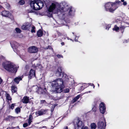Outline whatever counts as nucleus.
<instances>
[{
	"label": "nucleus",
	"mask_w": 129,
	"mask_h": 129,
	"mask_svg": "<svg viewBox=\"0 0 129 129\" xmlns=\"http://www.w3.org/2000/svg\"><path fill=\"white\" fill-rule=\"evenodd\" d=\"M72 7H69L67 3L63 2L60 4L57 2L51 3L47 7V16L49 17L52 16V13L58 14L60 13L64 17L68 15H72L73 14Z\"/></svg>",
	"instance_id": "1"
},
{
	"label": "nucleus",
	"mask_w": 129,
	"mask_h": 129,
	"mask_svg": "<svg viewBox=\"0 0 129 129\" xmlns=\"http://www.w3.org/2000/svg\"><path fill=\"white\" fill-rule=\"evenodd\" d=\"M4 68L9 72L15 73L17 70V67L13 63L10 62L5 61L3 63Z\"/></svg>",
	"instance_id": "2"
},
{
	"label": "nucleus",
	"mask_w": 129,
	"mask_h": 129,
	"mask_svg": "<svg viewBox=\"0 0 129 129\" xmlns=\"http://www.w3.org/2000/svg\"><path fill=\"white\" fill-rule=\"evenodd\" d=\"M31 7L34 10H38L41 9L44 6V3L40 1H31L30 3Z\"/></svg>",
	"instance_id": "3"
},
{
	"label": "nucleus",
	"mask_w": 129,
	"mask_h": 129,
	"mask_svg": "<svg viewBox=\"0 0 129 129\" xmlns=\"http://www.w3.org/2000/svg\"><path fill=\"white\" fill-rule=\"evenodd\" d=\"M53 88L63 89L64 87L63 82L62 79H58L55 80L52 84Z\"/></svg>",
	"instance_id": "4"
},
{
	"label": "nucleus",
	"mask_w": 129,
	"mask_h": 129,
	"mask_svg": "<svg viewBox=\"0 0 129 129\" xmlns=\"http://www.w3.org/2000/svg\"><path fill=\"white\" fill-rule=\"evenodd\" d=\"M106 11L112 12L118 8L117 5L116 3L111 2H108L106 3L104 5Z\"/></svg>",
	"instance_id": "5"
},
{
	"label": "nucleus",
	"mask_w": 129,
	"mask_h": 129,
	"mask_svg": "<svg viewBox=\"0 0 129 129\" xmlns=\"http://www.w3.org/2000/svg\"><path fill=\"white\" fill-rule=\"evenodd\" d=\"M73 123L74 125H76L78 127L82 128L84 126L83 123L79 118L75 119Z\"/></svg>",
	"instance_id": "6"
},
{
	"label": "nucleus",
	"mask_w": 129,
	"mask_h": 129,
	"mask_svg": "<svg viewBox=\"0 0 129 129\" xmlns=\"http://www.w3.org/2000/svg\"><path fill=\"white\" fill-rule=\"evenodd\" d=\"M38 51V48L35 46L30 47L28 49V51L30 53H35Z\"/></svg>",
	"instance_id": "7"
},
{
	"label": "nucleus",
	"mask_w": 129,
	"mask_h": 129,
	"mask_svg": "<svg viewBox=\"0 0 129 129\" xmlns=\"http://www.w3.org/2000/svg\"><path fill=\"white\" fill-rule=\"evenodd\" d=\"M106 107L105 104L103 103H101L100 105V112L103 114H104L106 111Z\"/></svg>",
	"instance_id": "8"
},
{
	"label": "nucleus",
	"mask_w": 129,
	"mask_h": 129,
	"mask_svg": "<svg viewBox=\"0 0 129 129\" xmlns=\"http://www.w3.org/2000/svg\"><path fill=\"white\" fill-rule=\"evenodd\" d=\"M48 110L41 109L36 112V114L37 116L42 115L46 114Z\"/></svg>",
	"instance_id": "9"
},
{
	"label": "nucleus",
	"mask_w": 129,
	"mask_h": 129,
	"mask_svg": "<svg viewBox=\"0 0 129 129\" xmlns=\"http://www.w3.org/2000/svg\"><path fill=\"white\" fill-rule=\"evenodd\" d=\"M63 89H53V92L54 93H61L63 91V92L65 93H68L69 92V89H65L63 90Z\"/></svg>",
	"instance_id": "10"
},
{
	"label": "nucleus",
	"mask_w": 129,
	"mask_h": 129,
	"mask_svg": "<svg viewBox=\"0 0 129 129\" xmlns=\"http://www.w3.org/2000/svg\"><path fill=\"white\" fill-rule=\"evenodd\" d=\"M56 75L57 76H62V75L63 76H64L65 75V76H67L64 73H62L61 69L60 68H59L57 69L56 73Z\"/></svg>",
	"instance_id": "11"
},
{
	"label": "nucleus",
	"mask_w": 129,
	"mask_h": 129,
	"mask_svg": "<svg viewBox=\"0 0 129 129\" xmlns=\"http://www.w3.org/2000/svg\"><path fill=\"white\" fill-rule=\"evenodd\" d=\"M106 124L104 125V122L102 121H100L98 123V127L100 129H105Z\"/></svg>",
	"instance_id": "12"
},
{
	"label": "nucleus",
	"mask_w": 129,
	"mask_h": 129,
	"mask_svg": "<svg viewBox=\"0 0 129 129\" xmlns=\"http://www.w3.org/2000/svg\"><path fill=\"white\" fill-rule=\"evenodd\" d=\"M10 44L12 48L14 49V51L15 52H16L17 50L16 49V48H17L18 45V43L14 41L11 42Z\"/></svg>",
	"instance_id": "13"
},
{
	"label": "nucleus",
	"mask_w": 129,
	"mask_h": 129,
	"mask_svg": "<svg viewBox=\"0 0 129 129\" xmlns=\"http://www.w3.org/2000/svg\"><path fill=\"white\" fill-rule=\"evenodd\" d=\"M29 75V78L30 79L32 77H34L35 76V71L33 69H31L30 71Z\"/></svg>",
	"instance_id": "14"
},
{
	"label": "nucleus",
	"mask_w": 129,
	"mask_h": 129,
	"mask_svg": "<svg viewBox=\"0 0 129 129\" xmlns=\"http://www.w3.org/2000/svg\"><path fill=\"white\" fill-rule=\"evenodd\" d=\"M21 101L24 104L28 103L29 101V97L27 96H24L22 99Z\"/></svg>",
	"instance_id": "15"
},
{
	"label": "nucleus",
	"mask_w": 129,
	"mask_h": 129,
	"mask_svg": "<svg viewBox=\"0 0 129 129\" xmlns=\"http://www.w3.org/2000/svg\"><path fill=\"white\" fill-rule=\"evenodd\" d=\"M36 92L38 93L41 94H45L46 93L47 91L46 89H38Z\"/></svg>",
	"instance_id": "16"
},
{
	"label": "nucleus",
	"mask_w": 129,
	"mask_h": 129,
	"mask_svg": "<svg viewBox=\"0 0 129 129\" xmlns=\"http://www.w3.org/2000/svg\"><path fill=\"white\" fill-rule=\"evenodd\" d=\"M9 12L8 11H4L1 12V15L3 16L7 17L9 16Z\"/></svg>",
	"instance_id": "17"
},
{
	"label": "nucleus",
	"mask_w": 129,
	"mask_h": 129,
	"mask_svg": "<svg viewBox=\"0 0 129 129\" xmlns=\"http://www.w3.org/2000/svg\"><path fill=\"white\" fill-rule=\"evenodd\" d=\"M15 117L11 116L9 115L5 118V120L7 121H11L14 119Z\"/></svg>",
	"instance_id": "18"
},
{
	"label": "nucleus",
	"mask_w": 129,
	"mask_h": 129,
	"mask_svg": "<svg viewBox=\"0 0 129 129\" xmlns=\"http://www.w3.org/2000/svg\"><path fill=\"white\" fill-rule=\"evenodd\" d=\"M22 76H18L16 78L14 79L15 82L18 84L19 81L22 80Z\"/></svg>",
	"instance_id": "19"
},
{
	"label": "nucleus",
	"mask_w": 129,
	"mask_h": 129,
	"mask_svg": "<svg viewBox=\"0 0 129 129\" xmlns=\"http://www.w3.org/2000/svg\"><path fill=\"white\" fill-rule=\"evenodd\" d=\"M80 95H77L71 101L72 103H74L75 102H76L77 100H78L80 98Z\"/></svg>",
	"instance_id": "20"
},
{
	"label": "nucleus",
	"mask_w": 129,
	"mask_h": 129,
	"mask_svg": "<svg viewBox=\"0 0 129 129\" xmlns=\"http://www.w3.org/2000/svg\"><path fill=\"white\" fill-rule=\"evenodd\" d=\"M37 34L38 37H41L43 35V31L41 30H39L37 31Z\"/></svg>",
	"instance_id": "21"
},
{
	"label": "nucleus",
	"mask_w": 129,
	"mask_h": 129,
	"mask_svg": "<svg viewBox=\"0 0 129 129\" xmlns=\"http://www.w3.org/2000/svg\"><path fill=\"white\" fill-rule=\"evenodd\" d=\"M119 29V27L116 25H115L114 27L113 28V30H115L117 32L118 31Z\"/></svg>",
	"instance_id": "22"
},
{
	"label": "nucleus",
	"mask_w": 129,
	"mask_h": 129,
	"mask_svg": "<svg viewBox=\"0 0 129 129\" xmlns=\"http://www.w3.org/2000/svg\"><path fill=\"white\" fill-rule=\"evenodd\" d=\"M26 26V28L27 29H29L30 28L31 26V24L29 23H27L25 24Z\"/></svg>",
	"instance_id": "23"
},
{
	"label": "nucleus",
	"mask_w": 129,
	"mask_h": 129,
	"mask_svg": "<svg viewBox=\"0 0 129 129\" xmlns=\"http://www.w3.org/2000/svg\"><path fill=\"white\" fill-rule=\"evenodd\" d=\"M90 126L91 129H95L96 126L95 123H92L91 124Z\"/></svg>",
	"instance_id": "24"
},
{
	"label": "nucleus",
	"mask_w": 129,
	"mask_h": 129,
	"mask_svg": "<svg viewBox=\"0 0 129 129\" xmlns=\"http://www.w3.org/2000/svg\"><path fill=\"white\" fill-rule=\"evenodd\" d=\"M37 67H38L40 69H41L42 68V66L41 64H37L36 65V66H35L34 68H35Z\"/></svg>",
	"instance_id": "25"
},
{
	"label": "nucleus",
	"mask_w": 129,
	"mask_h": 129,
	"mask_svg": "<svg viewBox=\"0 0 129 129\" xmlns=\"http://www.w3.org/2000/svg\"><path fill=\"white\" fill-rule=\"evenodd\" d=\"M6 97L7 99L9 100H11V98L9 94L8 93H6Z\"/></svg>",
	"instance_id": "26"
},
{
	"label": "nucleus",
	"mask_w": 129,
	"mask_h": 129,
	"mask_svg": "<svg viewBox=\"0 0 129 129\" xmlns=\"http://www.w3.org/2000/svg\"><path fill=\"white\" fill-rule=\"evenodd\" d=\"M89 85L88 84H83V85L81 86V88H83V89H84L85 88H86Z\"/></svg>",
	"instance_id": "27"
},
{
	"label": "nucleus",
	"mask_w": 129,
	"mask_h": 129,
	"mask_svg": "<svg viewBox=\"0 0 129 129\" xmlns=\"http://www.w3.org/2000/svg\"><path fill=\"white\" fill-rule=\"evenodd\" d=\"M15 30L16 32L17 33H20L21 32V30L19 28H16Z\"/></svg>",
	"instance_id": "28"
},
{
	"label": "nucleus",
	"mask_w": 129,
	"mask_h": 129,
	"mask_svg": "<svg viewBox=\"0 0 129 129\" xmlns=\"http://www.w3.org/2000/svg\"><path fill=\"white\" fill-rule=\"evenodd\" d=\"M40 103L42 104H44V105H45L47 103L45 100H41L40 101Z\"/></svg>",
	"instance_id": "29"
},
{
	"label": "nucleus",
	"mask_w": 129,
	"mask_h": 129,
	"mask_svg": "<svg viewBox=\"0 0 129 129\" xmlns=\"http://www.w3.org/2000/svg\"><path fill=\"white\" fill-rule=\"evenodd\" d=\"M19 3L20 5H23L25 3L24 1L21 0L19 2Z\"/></svg>",
	"instance_id": "30"
},
{
	"label": "nucleus",
	"mask_w": 129,
	"mask_h": 129,
	"mask_svg": "<svg viewBox=\"0 0 129 129\" xmlns=\"http://www.w3.org/2000/svg\"><path fill=\"white\" fill-rule=\"evenodd\" d=\"M20 109L19 107H17L15 109L16 112L17 113H18L20 111Z\"/></svg>",
	"instance_id": "31"
},
{
	"label": "nucleus",
	"mask_w": 129,
	"mask_h": 129,
	"mask_svg": "<svg viewBox=\"0 0 129 129\" xmlns=\"http://www.w3.org/2000/svg\"><path fill=\"white\" fill-rule=\"evenodd\" d=\"M35 27L34 26H33L32 27V29L31 30V32L32 33H35Z\"/></svg>",
	"instance_id": "32"
},
{
	"label": "nucleus",
	"mask_w": 129,
	"mask_h": 129,
	"mask_svg": "<svg viewBox=\"0 0 129 129\" xmlns=\"http://www.w3.org/2000/svg\"><path fill=\"white\" fill-rule=\"evenodd\" d=\"M22 29L23 30H26V25H23L22 26Z\"/></svg>",
	"instance_id": "33"
},
{
	"label": "nucleus",
	"mask_w": 129,
	"mask_h": 129,
	"mask_svg": "<svg viewBox=\"0 0 129 129\" xmlns=\"http://www.w3.org/2000/svg\"><path fill=\"white\" fill-rule=\"evenodd\" d=\"M33 88H35V89H37V88H38V89H41V87L40 86H38L37 85L36 86H33Z\"/></svg>",
	"instance_id": "34"
},
{
	"label": "nucleus",
	"mask_w": 129,
	"mask_h": 129,
	"mask_svg": "<svg viewBox=\"0 0 129 129\" xmlns=\"http://www.w3.org/2000/svg\"><path fill=\"white\" fill-rule=\"evenodd\" d=\"M125 27L122 25L120 27V28L121 30H122L124 29H125Z\"/></svg>",
	"instance_id": "35"
},
{
	"label": "nucleus",
	"mask_w": 129,
	"mask_h": 129,
	"mask_svg": "<svg viewBox=\"0 0 129 129\" xmlns=\"http://www.w3.org/2000/svg\"><path fill=\"white\" fill-rule=\"evenodd\" d=\"M55 105H54L52 106V108L51 109V112H52L54 110V109L55 108Z\"/></svg>",
	"instance_id": "36"
},
{
	"label": "nucleus",
	"mask_w": 129,
	"mask_h": 129,
	"mask_svg": "<svg viewBox=\"0 0 129 129\" xmlns=\"http://www.w3.org/2000/svg\"><path fill=\"white\" fill-rule=\"evenodd\" d=\"M28 124L27 123H25L23 124V126L24 127H25L28 126Z\"/></svg>",
	"instance_id": "37"
},
{
	"label": "nucleus",
	"mask_w": 129,
	"mask_h": 129,
	"mask_svg": "<svg viewBox=\"0 0 129 129\" xmlns=\"http://www.w3.org/2000/svg\"><path fill=\"white\" fill-rule=\"evenodd\" d=\"M111 27V25H108L106 26V29L107 30H108L109 28Z\"/></svg>",
	"instance_id": "38"
},
{
	"label": "nucleus",
	"mask_w": 129,
	"mask_h": 129,
	"mask_svg": "<svg viewBox=\"0 0 129 129\" xmlns=\"http://www.w3.org/2000/svg\"><path fill=\"white\" fill-rule=\"evenodd\" d=\"M57 56L58 58H63V56L61 55L58 54Z\"/></svg>",
	"instance_id": "39"
},
{
	"label": "nucleus",
	"mask_w": 129,
	"mask_h": 129,
	"mask_svg": "<svg viewBox=\"0 0 129 129\" xmlns=\"http://www.w3.org/2000/svg\"><path fill=\"white\" fill-rule=\"evenodd\" d=\"M15 104H12L11 106H10V108L12 109H13L14 108V106H15Z\"/></svg>",
	"instance_id": "40"
},
{
	"label": "nucleus",
	"mask_w": 129,
	"mask_h": 129,
	"mask_svg": "<svg viewBox=\"0 0 129 129\" xmlns=\"http://www.w3.org/2000/svg\"><path fill=\"white\" fill-rule=\"evenodd\" d=\"M32 122V120L28 119V125H30V124Z\"/></svg>",
	"instance_id": "41"
},
{
	"label": "nucleus",
	"mask_w": 129,
	"mask_h": 129,
	"mask_svg": "<svg viewBox=\"0 0 129 129\" xmlns=\"http://www.w3.org/2000/svg\"><path fill=\"white\" fill-rule=\"evenodd\" d=\"M32 119H33L32 115H29V117L28 119L32 120Z\"/></svg>",
	"instance_id": "42"
},
{
	"label": "nucleus",
	"mask_w": 129,
	"mask_h": 129,
	"mask_svg": "<svg viewBox=\"0 0 129 129\" xmlns=\"http://www.w3.org/2000/svg\"><path fill=\"white\" fill-rule=\"evenodd\" d=\"M74 36H75V41H76V42H78V40L77 39H76V38H77V39H78L79 37H77V36H76L75 35Z\"/></svg>",
	"instance_id": "43"
},
{
	"label": "nucleus",
	"mask_w": 129,
	"mask_h": 129,
	"mask_svg": "<svg viewBox=\"0 0 129 129\" xmlns=\"http://www.w3.org/2000/svg\"><path fill=\"white\" fill-rule=\"evenodd\" d=\"M11 91L12 92L14 93L17 91L16 89H11Z\"/></svg>",
	"instance_id": "44"
},
{
	"label": "nucleus",
	"mask_w": 129,
	"mask_h": 129,
	"mask_svg": "<svg viewBox=\"0 0 129 129\" xmlns=\"http://www.w3.org/2000/svg\"><path fill=\"white\" fill-rule=\"evenodd\" d=\"M121 3V2L120 1H117L116 2V3H116V4L117 5V6H118V4H119L120 3Z\"/></svg>",
	"instance_id": "45"
},
{
	"label": "nucleus",
	"mask_w": 129,
	"mask_h": 129,
	"mask_svg": "<svg viewBox=\"0 0 129 129\" xmlns=\"http://www.w3.org/2000/svg\"><path fill=\"white\" fill-rule=\"evenodd\" d=\"M11 87H12V89H16L17 88L14 85L12 86Z\"/></svg>",
	"instance_id": "46"
},
{
	"label": "nucleus",
	"mask_w": 129,
	"mask_h": 129,
	"mask_svg": "<svg viewBox=\"0 0 129 129\" xmlns=\"http://www.w3.org/2000/svg\"><path fill=\"white\" fill-rule=\"evenodd\" d=\"M52 49V48L50 46H48V48L46 47L45 48V49Z\"/></svg>",
	"instance_id": "47"
},
{
	"label": "nucleus",
	"mask_w": 129,
	"mask_h": 129,
	"mask_svg": "<svg viewBox=\"0 0 129 129\" xmlns=\"http://www.w3.org/2000/svg\"><path fill=\"white\" fill-rule=\"evenodd\" d=\"M92 110L93 111H95L96 110V108L95 107H93L92 109Z\"/></svg>",
	"instance_id": "48"
},
{
	"label": "nucleus",
	"mask_w": 129,
	"mask_h": 129,
	"mask_svg": "<svg viewBox=\"0 0 129 129\" xmlns=\"http://www.w3.org/2000/svg\"><path fill=\"white\" fill-rule=\"evenodd\" d=\"M123 4L124 6H125L127 5V3L126 2H123Z\"/></svg>",
	"instance_id": "49"
},
{
	"label": "nucleus",
	"mask_w": 129,
	"mask_h": 129,
	"mask_svg": "<svg viewBox=\"0 0 129 129\" xmlns=\"http://www.w3.org/2000/svg\"><path fill=\"white\" fill-rule=\"evenodd\" d=\"M6 5L7 6V8H9V4H8V3H6Z\"/></svg>",
	"instance_id": "50"
},
{
	"label": "nucleus",
	"mask_w": 129,
	"mask_h": 129,
	"mask_svg": "<svg viewBox=\"0 0 129 129\" xmlns=\"http://www.w3.org/2000/svg\"><path fill=\"white\" fill-rule=\"evenodd\" d=\"M127 42H128V40H125L123 42V43H127Z\"/></svg>",
	"instance_id": "51"
},
{
	"label": "nucleus",
	"mask_w": 129,
	"mask_h": 129,
	"mask_svg": "<svg viewBox=\"0 0 129 129\" xmlns=\"http://www.w3.org/2000/svg\"><path fill=\"white\" fill-rule=\"evenodd\" d=\"M82 129H88L87 127L86 126L85 127L83 128H82Z\"/></svg>",
	"instance_id": "52"
},
{
	"label": "nucleus",
	"mask_w": 129,
	"mask_h": 129,
	"mask_svg": "<svg viewBox=\"0 0 129 129\" xmlns=\"http://www.w3.org/2000/svg\"><path fill=\"white\" fill-rule=\"evenodd\" d=\"M91 84V86H93V88H94V86L93 85V84Z\"/></svg>",
	"instance_id": "53"
},
{
	"label": "nucleus",
	"mask_w": 129,
	"mask_h": 129,
	"mask_svg": "<svg viewBox=\"0 0 129 129\" xmlns=\"http://www.w3.org/2000/svg\"><path fill=\"white\" fill-rule=\"evenodd\" d=\"M34 12V11L32 10H31L29 12V13H33Z\"/></svg>",
	"instance_id": "54"
},
{
	"label": "nucleus",
	"mask_w": 129,
	"mask_h": 129,
	"mask_svg": "<svg viewBox=\"0 0 129 129\" xmlns=\"http://www.w3.org/2000/svg\"><path fill=\"white\" fill-rule=\"evenodd\" d=\"M15 128H17V129L18 128V129H20L19 128V126H16V127H15Z\"/></svg>",
	"instance_id": "55"
},
{
	"label": "nucleus",
	"mask_w": 129,
	"mask_h": 129,
	"mask_svg": "<svg viewBox=\"0 0 129 129\" xmlns=\"http://www.w3.org/2000/svg\"><path fill=\"white\" fill-rule=\"evenodd\" d=\"M61 44L62 45H64V43L63 42H62L61 43Z\"/></svg>",
	"instance_id": "56"
},
{
	"label": "nucleus",
	"mask_w": 129,
	"mask_h": 129,
	"mask_svg": "<svg viewBox=\"0 0 129 129\" xmlns=\"http://www.w3.org/2000/svg\"><path fill=\"white\" fill-rule=\"evenodd\" d=\"M80 128V127H78V128H77V129L76 128V129H82V128Z\"/></svg>",
	"instance_id": "57"
},
{
	"label": "nucleus",
	"mask_w": 129,
	"mask_h": 129,
	"mask_svg": "<svg viewBox=\"0 0 129 129\" xmlns=\"http://www.w3.org/2000/svg\"><path fill=\"white\" fill-rule=\"evenodd\" d=\"M67 39L68 40H70V38H69L68 37H67Z\"/></svg>",
	"instance_id": "58"
},
{
	"label": "nucleus",
	"mask_w": 129,
	"mask_h": 129,
	"mask_svg": "<svg viewBox=\"0 0 129 129\" xmlns=\"http://www.w3.org/2000/svg\"><path fill=\"white\" fill-rule=\"evenodd\" d=\"M126 24H128V25H129V23L128 22H126Z\"/></svg>",
	"instance_id": "59"
},
{
	"label": "nucleus",
	"mask_w": 129,
	"mask_h": 129,
	"mask_svg": "<svg viewBox=\"0 0 129 129\" xmlns=\"http://www.w3.org/2000/svg\"><path fill=\"white\" fill-rule=\"evenodd\" d=\"M121 1L122 2H124V0H121Z\"/></svg>",
	"instance_id": "60"
},
{
	"label": "nucleus",
	"mask_w": 129,
	"mask_h": 129,
	"mask_svg": "<svg viewBox=\"0 0 129 129\" xmlns=\"http://www.w3.org/2000/svg\"><path fill=\"white\" fill-rule=\"evenodd\" d=\"M65 129H68L67 126H66Z\"/></svg>",
	"instance_id": "61"
},
{
	"label": "nucleus",
	"mask_w": 129,
	"mask_h": 129,
	"mask_svg": "<svg viewBox=\"0 0 129 129\" xmlns=\"http://www.w3.org/2000/svg\"><path fill=\"white\" fill-rule=\"evenodd\" d=\"M70 40L71 41H73H73L72 39H70Z\"/></svg>",
	"instance_id": "62"
},
{
	"label": "nucleus",
	"mask_w": 129,
	"mask_h": 129,
	"mask_svg": "<svg viewBox=\"0 0 129 129\" xmlns=\"http://www.w3.org/2000/svg\"><path fill=\"white\" fill-rule=\"evenodd\" d=\"M2 7V6H1V5H0V9Z\"/></svg>",
	"instance_id": "63"
},
{
	"label": "nucleus",
	"mask_w": 129,
	"mask_h": 129,
	"mask_svg": "<svg viewBox=\"0 0 129 129\" xmlns=\"http://www.w3.org/2000/svg\"><path fill=\"white\" fill-rule=\"evenodd\" d=\"M46 127V126H43V127H44V128H45V127Z\"/></svg>",
	"instance_id": "64"
}]
</instances>
